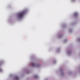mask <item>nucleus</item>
I'll return each instance as SVG.
<instances>
[{"instance_id": "f257e3e1", "label": "nucleus", "mask_w": 80, "mask_h": 80, "mask_svg": "<svg viewBox=\"0 0 80 80\" xmlns=\"http://www.w3.org/2000/svg\"><path fill=\"white\" fill-rule=\"evenodd\" d=\"M25 13V11H22L18 14V17L19 18H22L24 15V14Z\"/></svg>"}, {"instance_id": "f03ea898", "label": "nucleus", "mask_w": 80, "mask_h": 80, "mask_svg": "<svg viewBox=\"0 0 80 80\" xmlns=\"http://www.w3.org/2000/svg\"><path fill=\"white\" fill-rule=\"evenodd\" d=\"M31 65H32L33 67H34V66H35V63H32Z\"/></svg>"}, {"instance_id": "7ed1b4c3", "label": "nucleus", "mask_w": 80, "mask_h": 80, "mask_svg": "<svg viewBox=\"0 0 80 80\" xmlns=\"http://www.w3.org/2000/svg\"><path fill=\"white\" fill-rule=\"evenodd\" d=\"M78 15V13L76 12L74 13V16H76Z\"/></svg>"}, {"instance_id": "20e7f679", "label": "nucleus", "mask_w": 80, "mask_h": 80, "mask_svg": "<svg viewBox=\"0 0 80 80\" xmlns=\"http://www.w3.org/2000/svg\"><path fill=\"white\" fill-rule=\"evenodd\" d=\"M19 78H18V77H16L15 79L16 80H18V79H19Z\"/></svg>"}, {"instance_id": "39448f33", "label": "nucleus", "mask_w": 80, "mask_h": 80, "mask_svg": "<svg viewBox=\"0 0 80 80\" xmlns=\"http://www.w3.org/2000/svg\"><path fill=\"white\" fill-rule=\"evenodd\" d=\"M2 64V62H0V66H1Z\"/></svg>"}, {"instance_id": "423d86ee", "label": "nucleus", "mask_w": 80, "mask_h": 80, "mask_svg": "<svg viewBox=\"0 0 80 80\" xmlns=\"http://www.w3.org/2000/svg\"><path fill=\"white\" fill-rule=\"evenodd\" d=\"M2 70L1 69H0V72H2Z\"/></svg>"}]
</instances>
